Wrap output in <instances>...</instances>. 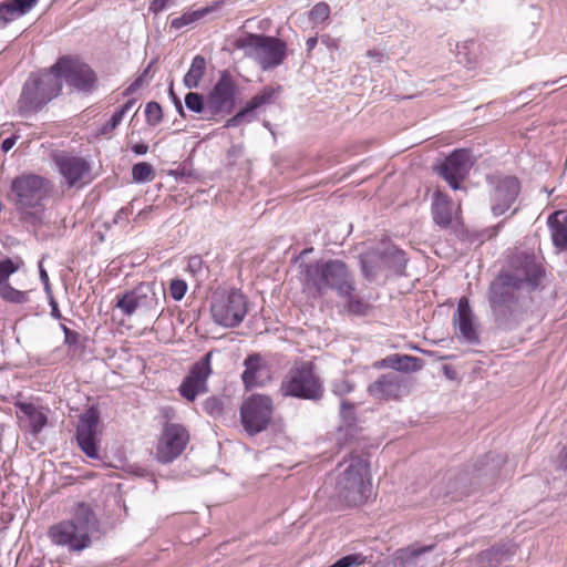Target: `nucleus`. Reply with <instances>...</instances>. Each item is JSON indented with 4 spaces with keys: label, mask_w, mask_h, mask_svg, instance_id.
I'll return each mask as SVG.
<instances>
[{
    "label": "nucleus",
    "mask_w": 567,
    "mask_h": 567,
    "mask_svg": "<svg viewBox=\"0 0 567 567\" xmlns=\"http://www.w3.org/2000/svg\"><path fill=\"white\" fill-rule=\"evenodd\" d=\"M433 546H411L396 550L392 567H427L426 554Z\"/></svg>",
    "instance_id": "nucleus-22"
},
{
    "label": "nucleus",
    "mask_w": 567,
    "mask_h": 567,
    "mask_svg": "<svg viewBox=\"0 0 567 567\" xmlns=\"http://www.w3.org/2000/svg\"><path fill=\"white\" fill-rule=\"evenodd\" d=\"M421 359L405 354H392V370L412 372L421 369Z\"/></svg>",
    "instance_id": "nucleus-34"
},
{
    "label": "nucleus",
    "mask_w": 567,
    "mask_h": 567,
    "mask_svg": "<svg viewBox=\"0 0 567 567\" xmlns=\"http://www.w3.org/2000/svg\"><path fill=\"white\" fill-rule=\"evenodd\" d=\"M472 165L470 152L456 150L445 158L439 168V173L453 189H458L460 179L465 177Z\"/></svg>",
    "instance_id": "nucleus-19"
},
{
    "label": "nucleus",
    "mask_w": 567,
    "mask_h": 567,
    "mask_svg": "<svg viewBox=\"0 0 567 567\" xmlns=\"http://www.w3.org/2000/svg\"><path fill=\"white\" fill-rule=\"evenodd\" d=\"M61 93L62 83L54 76L51 68L31 72L23 83L17 101L18 113L22 117L34 115Z\"/></svg>",
    "instance_id": "nucleus-4"
},
{
    "label": "nucleus",
    "mask_w": 567,
    "mask_h": 567,
    "mask_svg": "<svg viewBox=\"0 0 567 567\" xmlns=\"http://www.w3.org/2000/svg\"><path fill=\"white\" fill-rule=\"evenodd\" d=\"M12 202L20 219L32 226L43 223L44 200L51 190L50 181L37 174H22L10 185Z\"/></svg>",
    "instance_id": "nucleus-2"
},
{
    "label": "nucleus",
    "mask_w": 567,
    "mask_h": 567,
    "mask_svg": "<svg viewBox=\"0 0 567 567\" xmlns=\"http://www.w3.org/2000/svg\"><path fill=\"white\" fill-rule=\"evenodd\" d=\"M100 413L96 408L92 406L83 415H81L76 427V441L83 453L94 460H101L100 456V435L102 431L99 429Z\"/></svg>",
    "instance_id": "nucleus-12"
},
{
    "label": "nucleus",
    "mask_w": 567,
    "mask_h": 567,
    "mask_svg": "<svg viewBox=\"0 0 567 567\" xmlns=\"http://www.w3.org/2000/svg\"><path fill=\"white\" fill-rule=\"evenodd\" d=\"M123 117L124 116L116 110L112 114L111 118L99 128V133L101 135H107L112 133L121 124Z\"/></svg>",
    "instance_id": "nucleus-47"
},
{
    "label": "nucleus",
    "mask_w": 567,
    "mask_h": 567,
    "mask_svg": "<svg viewBox=\"0 0 567 567\" xmlns=\"http://www.w3.org/2000/svg\"><path fill=\"white\" fill-rule=\"evenodd\" d=\"M17 140H18V137L14 135H11V136L4 138L1 143V151L4 153L9 152L17 143Z\"/></svg>",
    "instance_id": "nucleus-57"
},
{
    "label": "nucleus",
    "mask_w": 567,
    "mask_h": 567,
    "mask_svg": "<svg viewBox=\"0 0 567 567\" xmlns=\"http://www.w3.org/2000/svg\"><path fill=\"white\" fill-rule=\"evenodd\" d=\"M169 175L174 176L176 179H184L190 176V172H188L185 167H177L176 169L169 171Z\"/></svg>",
    "instance_id": "nucleus-56"
},
{
    "label": "nucleus",
    "mask_w": 567,
    "mask_h": 567,
    "mask_svg": "<svg viewBox=\"0 0 567 567\" xmlns=\"http://www.w3.org/2000/svg\"><path fill=\"white\" fill-rule=\"evenodd\" d=\"M153 65V62H151L141 74L137 75V78L124 90L123 95L130 96L133 93H135L138 89H141L143 85L147 84L151 80L150 71Z\"/></svg>",
    "instance_id": "nucleus-42"
},
{
    "label": "nucleus",
    "mask_w": 567,
    "mask_h": 567,
    "mask_svg": "<svg viewBox=\"0 0 567 567\" xmlns=\"http://www.w3.org/2000/svg\"><path fill=\"white\" fill-rule=\"evenodd\" d=\"M349 299V308L353 312H360L363 303L360 300H353V297H347Z\"/></svg>",
    "instance_id": "nucleus-60"
},
{
    "label": "nucleus",
    "mask_w": 567,
    "mask_h": 567,
    "mask_svg": "<svg viewBox=\"0 0 567 567\" xmlns=\"http://www.w3.org/2000/svg\"><path fill=\"white\" fill-rule=\"evenodd\" d=\"M306 285L319 296L336 291L339 297H351L355 286L346 262L339 259L317 260L311 264L299 262Z\"/></svg>",
    "instance_id": "nucleus-3"
},
{
    "label": "nucleus",
    "mask_w": 567,
    "mask_h": 567,
    "mask_svg": "<svg viewBox=\"0 0 567 567\" xmlns=\"http://www.w3.org/2000/svg\"><path fill=\"white\" fill-rule=\"evenodd\" d=\"M313 251V248L310 247V248H305L303 250H301L299 252V255H297L293 259H292V262L293 264H298L305 256H307L308 254L312 252Z\"/></svg>",
    "instance_id": "nucleus-63"
},
{
    "label": "nucleus",
    "mask_w": 567,
    "mask_h": 567,
    "mask_svg": "<svg viewBox=\"0 0 567 567\" xmlns=\"http://www.w3.org/2000/svg\"><path fill=\"white\" fill-rule=\"evenodd\" d=\"M491 212L494 216L506 213L515 203L520 185L514 176L491 175L486 178Z\"/></svg>",
    "instance_id": "nucleus-11"
},
{
    "label": "nucleus",
    "mask_w": 567,
    "mask_h": 567,
    "mask_svg": "<svg viewBox=\"0 0 567 567\" xmlns=\"http://www.w3.org/2000/svg\"><path fill=\"white\" fill-rule=\"evenodd\" d=\"M89 337L78 331H66L63 344L68 348V353L72 358H83L89 342Z\"/></svg>",
    "instance_id": "nucleus-29"
},
{
    "label": "nucleus",
    "mask_w": 567,
    "mask_h": 567,
    "mask_svg": "<svg viewBox=\"0 0 567 567\" xmlns=\"http://www.w3.org/2000/svg\"><path fill=\"white\" fill-rule=\"evenodd\" d=\"M24 14L11 0L0 2V27L4 28L10 22L23 17Z\"/></svg>",
    "instance_id": "nucleus-37"
},
{
    "label": "nucleus",
    "mask_w": 567,
    "mask_h": 567,
    "mask_svg": "<svg viewBox=\"0 0 567 567\" xmlns=\"http://www.w3.org/2000/svg\"><path fill=\"white\" fill-rule=\"evenodd\" d=\"M20 268V264L16 262L9 257H6L0 260V287L9 282V278L11 275L17 272Z\"/></svg>",
    "instance_id": "nucleus-41"
},
{
    "label": "nucleus",
    "mask_w": 567,
    "mask_h": 567,
    "mask_svg": "<svg viewBox=\"0 0 567 567\" xmlns=\"http://www.w3.org/2000/svg\"><path fill=\"white\" fill-rule=\"evenodd\" d=\"M336 483L337 496L348 505L362 504L371 493L369 464L361 456H351L340 464Z\"/></svg>",
    "instance_id": "nucleus-5"
},
{
    "label": "nucleus",
    "mask_w": 567,
    "mask_h": 567,
    "mask_svg": "<svg viewBox=\"0 0 567 567\" xmlns=\"http://www.w3.org/2000/svg\"><path fill=\"white\" fill-rule=\"evenodd\" d=\"M50 68L62 84L65 82L74 91L91 93L96 87L95 71L79 55H61Z\"/></svg>",
    "instance_id": "nucleus-7"
},
{
    "label": "nucleus",
    "mask_w": 567,
    "mask_h": 567,
    "mask_svg": "<svg viewBox=\"0 0 567 567\" xmlns=\"http://www.w3.org/2000/svg\"><path fill=\"white\" fill-rule=\"evenodd\" d=\"M155 285L153 282H142L135 287L140 316L142 317H154L161 307L159 297L155 292Z\"/></svg>",
    "instance_id": "nucleus-24"
},
{
    "label": "nucleus",
    "mask_w": 567,
    "mask_h": 567,
    "mask_svg": "<svg viewBox=\"0 0 567 567\" xmlns=\"http://www.w3.org/2000/svg\"><path fill=\"white\" fill-rule=\"evenodd\" d=\"M230 404V398L225 394H215L209 396L204 403V410L214 416L223 414L225 409Z\"/></svg>",
    "instance_id": "nucleus-36"
},
{
    "label": "nucleus",
    "mask_w": 567,
    "mask_h": 567,
    "mask_svg": "<svg viewBox=\"0 0 567 567\" xmlns=\"http://www.w3.org/2000/svg\"><path fill=\"white\" fill-rule=\"evenodd\" d=\"M322 381L312 361L297 360L288 371L280 390H321Z\"/></svg>",
    "instance_id": "nucleus-14"
},
{
    "label": "nucleus",
    "mask_w": 567,
    "mask_h": 567,
    "mask_svg": "<svg viewBox=\"0 0 567 567\" xmlns=\"http://www.w3.org/2000/svg\"><path fill=\"white\" fill-rule=\"evenodd\" d=\"M49 306L51 308V317L56 319V320H65V318L62 316L61 311H60V308H59V305H58V301L55 300V298H50V301H49Z\"/></svg>",
    "instance_id": "nucleus-54"
},
{
    "label": "nucleus",
    "mask_w": 567,
    "mask_h": 567,
    "mask_svg": "<svg viewBox=\"0 0 567 567\" xmlns=\"http://www.w3.org/2000/svg\"><path fill=\"white\" fill-rule=\"evenodd\" d=\"M408 259L405 258V254L400 249H394L392 247V276L395 275L398 277L404 276V269L406 266Z\"/></svg>",
    "instance_id": "nucleus-44"
},
{
    "label": "nucleus",
    "mask_w": 567,
    "mask_h": 567,
    "mask_svg": "<svg viewBox=\"0 0 567 567\" xmlns=\"http://www.w3.org/2000/svg\"><path fill=\"white\" fill-rule=\"evenodd\" d=\"M38 1L39 0H11L24 16L37 6Z\"/></svg>",
    "instance_id": "nucleus-52"
},
{
    "label": "nucleus",
    "mask_w": 567,
    "mask_h": 567,
    "mask_svg": "<svg viewBox=\"0 0 567 567\" xmlns=\"http://www.w3.org/2000/svg\"><path fill=\"white\" fill-rule=\"evenodd\" d=\"M238 85L228 70L220 72L217 82L207 94L208 117L215 122L230 115L236 109Z\"/></svg>",
    "instance_id": "nucleus-9"
},
{
    "label": "nucleus",
    "mask_w": 567,
    "mask_h": 567,
    "mask_svg": "<svg viewBox=\"0 0 567 567\" xmlns=\"http://www.w3.org/2000/svg\"><path fill=\"white\" fill-rule=\"evenodd\" d=\"M454 326L457 338H462L470 343L478 341L477 331L473 322V313L466 298H462L457 305Z\"/></svg>",
    "instance_id": "nucleus-21"
},
{
    "label": "nucleus",
    "mask_w": 567,
    "mask_h": 567,
    "mask_svg": "<svg viewBox=\"0 0 567 567\" xmlns=\"http://www.w3.org/2000/svg\"><path fill=\"white\" fill-rule=\"evenodd\" d=\"M189 435L184 426L167 423L156 446V460L161 463H171L185 450Z\"/></svg>",
    "instance_id": "nucleus-13"
},
{
    "label": "nucleus",
    "mask_w": 567,
    "mask_h": 567,
    "mask_svg": "<svg viewBox=\"0 0 567 567\" xmlns=\"http://www.w3.org/2000/svg\"><path fill=\"white\" fill-rule=\"evenodd\" d=\"M0 298L9 303L23 305L29 301V291L18 290L7 282L0 287Z\"/></svg>",
    "instance_id": "nucleus-35"
},
{
    "label": "nucleus",
    "mask_w": 567,
    "mask_h": 567,
    "mask_svg": "<svg viewBox=\"0 0 567 567\" xmlns=\"http://www.w3.org/2000/svg\"><path fill=\"white\" fill-rule=\"evenodd\" d=\"M235 47L244 50L245 55L255 60L264 71L279 66L287 56L286 42L272 35L246 33L236 39Z\"/></svg>",
    "instance_id": "nucleus-6"
},
{
    "label": "nucleus",
    "mask_w": 567,
    "mask_h": 567,
    "mask_svg": "<svg viewBox=\"0 0 567 567\" xmlns=\"http://www.w3.org/2000/svg\"><path fill=\"white\" fill-rule=\"evenodd\" d=\"M281 90H282V87L280 85H278L277 87L265 86L260 92L255 94L246 103V105L254 113L257 109L261 107L262 105L270 104L274 101V97L276 96V94L279 93Z\"/></svg>",
    "instance_id": "nucleus-33"
},
{
    "label": "nucleus",
    "mask_w": 567,
    "mask_h": 567,
    "mask_svg": "<svg viewBox=\"0 0 567 567\" xmlns=\"http://www.w3.org/2000/svg\"><path fill=\"white\" fill-rule=\"evenodd\" d=\"M206 72V59L197 54L193 58L190 68L183 79L187 89H197Z\"/></svg>",
    "instance_id": "nucleus-27"
},
{
    "label": "nucleus",
    "mask_w": 567,
    "mask_h": 567,
    "mask_svg": "<svg viewBox=\"0 0 567 567\" xmlns=\"http://www.w3.org/2000/svg\"><path fill=\"white\" fill-rule=\"evenodd\" d=\"M175 0H151L148 11L157 14L162 12L168 4H174Z\"/></svg>",
    "instance_id": "nucleus-50"
},
{
    "label": "nucleus",
    "mask_w": 567,
    "mask_h": 567,
    "mask_svg": "<svg viewBox=\"0 0 567 567\" xmlns=\"http://www.w3.org/2000/svg\"><path fill=\"white\" fill-rule=\"evenodd\" d=\"M318 43V38L317 37H311L307 40L306 42V45H307V53L310 54L311 51L316 48Z\"/></svg>",
    "instance_id": "nucleus-62"
},
{
    "label": "nucleus",
    "mask_w": 567,
    "mask_h": 567,
    "mask_svg": "<svg viewBox=\"0 0 567 567\" xmlns=\"http://www.w3.org/2000/svg\"><path fill=\"white\" fill-rule=\"evenodd\" d=\"M17 415L21 421H27L28 426L33 434L42 431L47 424V415L42 409L37 408L32 403H17Z\"/></svg>",
    "instance_id": "nucleus-25"
},
{
    "label": "nucleus",
    "mask_w": 567,
    "mask_h": 567,
    "mask_svg": "<svg viewBox=\"0 0 567 567\" xmlns=\"http://www.w3.org/2000/svg\"><path fill=\"white\" fill-rule=\"evenodd\" d=\"M132 214H133V206H132V204H128L127 206H124L116 212L112 223L114 225L124 226L128 223V217Z\"/></svg>",
    "instance_id": "nucleus-48"
},
{
    "label": "nucleus",
    "mask_w": 567,
    "mask_h": 567,
    "mask_svg": "<svg viewBox=\"0 0 567 567\" xmlns=\"http://www.w3.org/2000/svg\"><path fill=\"white\" fill-rule=\"evenodd\" d=\"M75 526L81 527L90 536V532L95 526V515L90 505L81 502L74 506L72 519Z\"/></svg>",
    "instance_id": "nucleus-28"
},
{
    "label": "nucleus",
    "mask_w": 567,
    "mask_h": 567,
    "mask_svg": "<svg viewBox=\"0 0 567 567\" xmlns=\"http://www.w3.org/2000/svg\"><path fill=\"white\" fill-rule=\"evenodd\" d=\"M245 370L241 380L246 390L251 388H264L272 379V371L269 361L261 353L254 352L244 360Z\"/></svg>",
    "instance_id": "nucleus-17"
},
{
    "label": "nucleus",
    "mask_w": 567,
    "mask_h": 567,
    "mask_svg": "<svg viewBox=\"0 0 567 567\" xmlns=\"http://www.w3.org/2000/svg\"><path fill=\"white\" fill-rule=\"evenodd\" d=\"M49 536L55 545L64 546L75 551L89 547L91 543L90 536L83 528L75 526L74 520H64L53 525L49 529Z\"/></svg>",
    "instance_id": "nucleus-15"
},
{
    "label": "nucleus",
    "mask_w": 567,
    "mask_h": 567,
    "mask_svg": "<svg viewBox=\"0 0 567 567\" xmlns=\"http://www.w3.org/2000/svg\"><path fill=\"white\" fill-rule=\"evenodd\" d=\"M247 310L246 296L238 289H230L227 293H215L210 303L214 322L225 328L238 327Z\"/></svg>",
    "instance_id": "nucleus-8"
},
{
    "label": "nucleus",
    "mask_w": 567,
    "mask_h": 567,
    "mask_svg": "<svg viewBox=\"0 0 567 567\" xmlns=\"http://www.w3.org/2000/svg\"><path fill=\"white\" fill-rule=\"evenodd\" d=\"M507 550L504 545L493 546L480 554V560L489 566H497L506 556Z\"/></svg>",
    "instance_id": "nucleus-39"
},
{
    "label": "nucleus",
    "mask_w": 567,
    "mask_h": 567,
    "mask_svg": "<svg viewBox=\"0 0 567 567\" xmlns=\"http://www.w3.org/2000/svg\"><path fill=\"white\" fill-rule=\"evenodd\" d=\"M360 265L368 280L374 279L380 271L390 268V243L382 239L381 243L361 252Z\"/></svg>",
    "instance_id": "nucleus-18"
},
{
    "label": "nucleus",
    "mask_w": 567,
    "mask_h": 567,
    "mask_svg": "<svg viewBox=\"0 0 567 567\" xmlns=\"http://www.w3.org/2000/svg\"><path fill=\"white\" fill-rule=\"evenodd\" d=\"M184 101H185L186 107L190 112H194V113H197V114H203V116H202L203 120L212 121L208 117V102H207V97L205 99V96L202 93L188 92L185 95Z\"/></svg>",
    "instance_id": "nucleus-32"
},
{
    "label": "nucleus",
    "mask_w": 567,
    "mask_h": 567,
    "mask_svg": "<svg viewBox=\"0 0 567 567\" xmlns=\"http://www.w3.org/2000/svg\"><path fill=\"white\" fill-rule=\"evenodd\" d=\"M155 178V169L147 162H138L132 167V179L135 183H146Z\"/></svg>",
    "instance_id": "nucleus-38"
},
{
    "label": "nucleus",
    "mask_w": 567,
    "mask_h": 567,
    "mask_svg": "<svg viewBox=\"0 0 567 567\" xmlns=\"http://www.w3.org/2000/svg\"><path fill=\"white\" fill-rule=\"evenodd\" d=\"M146 123L150 126H156L163 120V110L159 103L151 101L145 107Z\"/></svg>",
    "instance_id": "nucleus-40"
},
{
    "label": "nucleus",
    "mask_w": 567,
    "mask_h": 567,
    "mask_svg": "<svg viewBox=\"0 0 567 567\" xmlns=\"http://www.w3.org/2000/svg\"><path fill=\"white\" fill-rule=\"evenodd\" d=\"M52 161L69 188L74 187L91 173V164L81 156L56 152L52 155Z\"/></svg>",
    "instance_id": "nucleus-16"
},
{
    "label": "nucleus",
    "mask_w": 567,
    "mask_h": 567,
    "mask_svg": "<svg viewBox=\"0 0 567 567\" xmlns=\"http://www.w3.org/2000/svg\"><path fill=\"white\" fill-rule=\"evenodd\" d=\"M213 11V7H204L194 11H186L181 17L174 18L171 21V28L181 30L184 27L194 24L203 19L205 16Z\"/></svg>",
    "instance_id": "nucleus-31"
},
{
    "label": "nucleus",
    "mask_w": 567,
    "mask_h": 567,
    "mask_svg": "<svg viewBox=\"0 0 567 567\" xmlns=\"http://www.w3.org/2000/svg\"><path fill=\"white\" fill-rule=\"evenodd\" d=\"M341 417L348 429H350L353 425L355 417H354L353 406L351 404L342 402Z\"/></svg>",
    "instance_id": "nucleus-49"
},
{
    "label": "nucleus",
    "mask_w": 567,
    "mask_h": 567,
    "mask_svg": "<svg viewBox=\"0 0 567 567\" xmlns=\"http://www.w3.org/2000/svg\"><path fill=\"white\" fill-rule=\"evenodd\" d=\"M551 240L556 248L567 249V212L557 210L547 220Z\"/></svg>",
    "instance_id": "nucleus-26"
},
{
    "label": "nucleus",
    "mask_w": 567,
    "mask_h": 567,
    "mask_svg": "<svg viewBox=\"0 0 567 567\" xmlns=\"http://www.w3.org/2000/svg\"><path fill=\"white\" fill-rule=\"evenodd\" d=\"M203 265H204V261H203L202 257L198 255H195V256L189 257L187 268L192 274L196 275L202 271Z\"/></svg>",
    "instance_id": "nucleus-51"
},
{
    "label": "nucleus",
    "mask_w": 567,
    "mask_h": 567,
    "mask_svg": "<svg viewBox=\"0 0 567 567\" xmlns=\"http://www.w3.org/2000/svg\"><path fill=\"white\" fill-rule=\"evenodd\" d=\"M212 358L213 353L207 352L194 362L177 390H207V379L213 373Z\"/></svg>",
    "instance_id": "nucleus-20"
},
{
    "label": "nucleus",
    "mask_w": 567,
    "mask_h": 567,
    "mask_svg": "<svg viewBox=\"0 0 567 567\" xmlns=\"http://www.w3.org/2000/svg\"><path fill=\"white\" fill-rule=\"evenodd\" d=\"M385 379H386V375H382L378 381L373 382L372 384L369 385L368 390L369 391H372V390H381V386L384 385L386 382H385Z\"/></svg>",
    "instance_id": "nucleus-61"
},
{
    "label": "nucleus",
    "mask_w": 567,
    "mask_h": 567,
    "mask_svg": "<svg viewBox=\"0 0 567 567\" xmlns=\"http://www.w3.org/2000/svg\"><path fill=\"white\" fill-rule=\"evenodd\" d=\"M131 150L136 155H145L148 151V145L145 143H136L131 146Z\"/></svg>",
    "instance_id": "nucleus-58"
},
{
    "label": "nucleus",
    "mask_w": 567,
    "mask_h": 567,
    "mask_svg": "<svg viewBox=\"0 0 567 567\" xmlns=\"http://www.w3.org/2000/svg\"><path fill=\"white\" fill-rule=\"evenodd\" d=\"M135 103H136L135 99H130L122 106H120V109H117V111L123 116H125V114L134 106Z\"/></svg>",
    "instance_id": "nucleus-59"
},
{
    "label": "nucleus",
    "mask_w": 567,
    "mask_h": 567,
    "mask_svg": "<svg viewBox=\"0 0 567 567\" xmlns=\"http://www.w3.org/2000/svg\"><path fill=\"white\" fill-rule=\"evenodd\" d=\"M272 414V402L264 394H252L240 408V421L249 435H256L267 429Z\"/></svg>",
    "instance_id": "nucleus-10"
},
{
    "label": "nucleus",
    "mask_w": 567,
    "mask_h": 567,
    "mask_svg": "<svg viewBox=\"0 0 567 567\" xmlns=\"http://www.w3.org/2000/svg\"><path fill=\"white\" fill-rule=\"evenodd\" d=\"M287 394H291L293 396L300 399H310V400H319L321 398V392H286Z\"/></svg>",
    "instance_id": "nucleus-55"
},
{
    "label": "nucleus",
    "mask_w": 567,
    "mask_h": 567,
    "mask_svg": "<svg viewBox=\"0 0 567 567\" xmlns=\"http://www.w3.org/2000/svg\"><path fill=\"white\" fill-rule=\"evenodd\" d=\"M115 308L126 317H132L135 313L140 315V306L135 288L123 293H118L116 296Z\"/></svg>",
    "instance_id": "nucleus-30"
},
{
    "label": "nucleus",
    "mask_w": 567,
    "mask_h": 567,
    "mask_svg": "<svg viewBox=\"0 0 567 567\" xmlns=\"http://www.w3.org/2000/svg\"><path fill=\"white\" fill-rule=\"evenodd\" d=\"M544 274L534 255L517 254L512 269L501 271L489 285L488 301L495 320L499 323L516 320L522 310V292L535 290Z\"/></svg>",
    "instance_id": "nucleus-1"
},
{
    "label": "nucleus",
    "mask_w": 567,
    "mask_h": 567,
    "mask_svg": "<svg viewBox=\"0 0 567 567\" xmlns=\"http://www.w3.org/2000/svg\"><path fill=\"white\" fill-rule=\"evenodd\" d=\"M330 7L326 2H319L309 11V18L313 23H321L329 18Z\"/></svg>",
    "instance_id": "nucleus-45"
},
{
    "label": "nucleus",
    "mask_w": 567,
    "mask_h": 567,
    "mask_svg": "<svg viewBox=\"0 0 567 567\" xmlns=\"http://www.w3.org/2000/svg\"><path fill=\"white\" fill-rule=\"evenodd\" d=\"M168 94H169V97L172 100V102L174 103L175 107H176V111L178 112V114L181 116H185V112H184V107L182 105V102H181V99L176 95V93L174 92V87H173V82L171 83L169 85V89H168Z\"/></svg>",
    "instance_id": "nucleus-53"
},
{
    "label": "nucleus",
    "mask_w": 567,
    "mask_h": 567,
    "mask_svg": "<svg viewBox=\"0 0 567 567\" xmlns=\"http://www.w3.org/2000/svg\"><path fill=\"white\" fill-rule=\"evenodd\" d=\"M560 467L564 470V471H567V453H560Z\"/></svg>",
    "instance_id": "nucleus-64"
},
{
    "label": "nucleus",
    "mask_w": 567,
    "mask_h": 567,
    "mask_svg": "<svg viewBox=\"0 0 567 567\" xmlns=\"http://www.w3.org/2000/svg\"><path fill=\"white\" fill-rule=\"evenodd\" d=\"M458 208H455L454 204L442 192L436 190L433 194L432 215L434 223L440 227L447 228L451 226Z\"/></svg>",
    "instance_id": "nucleus-23"
},
{
    "label": "nucleus",
    "mask_w": 567,
    "mask_h": 567,
    "mask_svg": "<svg viewBox=\"0 0 567 567\" xmlns=\"http://www.w3.org/2000/svg\"><path fill=\"white\" fill-rule=\"evenodd\" d=\"M254 118V113L250 111V109L245 105L241 107L238 112H236L235 115H233L230 118H228L224 125V127H236L239 126L244 122H251Z\"/></svg>",
    "instance_id": "nucleus-43"
},
{
    "label": "nucleus",
    "mask_w": 567,
    "mask_h": 567,
    "mask_svg": "<svg viewBox=\"0 0 567 567\" xmlns=\"http://www.w3.org/2000/svg\"><path fill=\"white\" fill-rule=\"evenodd\" d=\"M171 296L175 301H179L184 298L187 291V284L183 279H173L169 285Z\"/></svg>",
    "instance_id": "nucleus-46"
}]
</instances>
